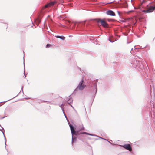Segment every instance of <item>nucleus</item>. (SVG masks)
<instances>
[{
  "label": "nucleus",
  "instance_id": "f257e3e1",
  "mask_svg": "<svg viewBox=\"0 0 155 155\" xmlns=\"http://www.w3.org/2000/svg\"><path fill=\"white\" fill-rule=\"evenodd\" d=\"M70 127L71 133L72 134V143H73L76 141L77 137L76 136H74L75 135L77 136L79 134V132L78 131H76L74 127L71 124H69Z\"/></svg>",
  "mask_w": 155,
  "mask_h": 155
},
{
  "label": "nucleus",
  "instance_id": "f03ea898",
  "mask_svg": "<svg viewBox=\"0 0 155 155\" xmlns=\"http://www.w3.org/2000/svg\"><path fill=\"white\" fill-rule=\"evenodd\" d=\"M84 80L82 79L81 81L80 82L79 84L76 88V89L74 90V92L76 93L78 90H82L83 89L86 87V85L83 84Z\"/></svg>",
  "mask_w": 155,
  "mask_h": 155
},
{
  "label": "nucleus",
  "instance_id": "7ed1b4c3",
  "mask_svg": "<svg viewBox=\"0 0 155 155\" xmlns=\"http://www.w3.org/2000/svg\"><path fill=\"white\" fill-rule=\"evenodd\" d=\"M95 20L97 23H101V25L103 27L105 28L108 27V24L104 20L98 18L95 19Z\"/></svg>",
  "mask_w": 155,
  "mask_h": 155
},
{
  "label": "nucleus",
  "instance_id": "20e7f679",
  "mask_svg": "<svg viewBox=\"0 0 155 155\" xmlns=\"http://www.w3.org/2000/svg\"><path fill=\"white\" fill-rule=\"evenodd\" d=\"M155 9V6H150L147 10H143V12L145 13L152 12Z\"/></svg>",
  "mask_w": 155,
  "mask_h": 155
},
{
  "label": "nucleus",
  "instance_id": "39448f33",
  "mask_svg": "<svg viewBox=\"0 0 155 155\" xmlns=\"http://www.w3.org/2000/svg\"><path fill=\"white\" fill-rule=\"evenodd\" d=\"M149 108H151V111H152L153 112V115L155 118V110L154 109V103H153V102L152 103L151 102L150 107H149Z\"/></svg>",
  "mask_w": 155,
  "mask_h": 155
},
{
  "label": "nucleus",
  "instance_id": "423d86ee",
  "mask_svg": "<svg viewBox=\"0 0 155 155\" xmlns=\"http://www.w3.org/2000/svg\"><path fill=\"white\" fill-rule=\"evenodd\" d=\"M122 146L124 148L129 150L130 151H132V150L131 147L129 144H125L123 146Z\"/></svg>",
  "mask_w": 155,
  "mask_h": 155
},
{
  "label": "nucleus",
  "instance_id": "0eeeda50",
  "mask_svg": "<svg viewBox=\"0 0 155 155\" xmlns=\"http://www.w3.org/2000/svg\"><path fill=\"white\" fill-rule=\"evenodd\" d=\"M106 13L107 15L111 16H115V14L114 12L111 10H109L106 12Z\"/></svg>",
  "mask_w": 155,
  "mask_h": 155
},
{
  "label": "nucleus",
  "instance_id": "6e6552de",
  "mask_svg": "<svg viewBox=\"0 0 155 155\" xmlns=\"http://www.w3.org/2000/svg\"><path fill=\"white\" fill-rule=\"evenodd\" d=\"M67 103L68 104L72 103L73 101V99L72 97L70 96H69L67 98Z\"/></svg>",
  "mask_w": 155,
  "mask_h": 155
},
{
  "label": "nucleus",
  "instance_id": "1a4fd4ad",
  "mask_svg": "<svg viewBox=\"0 0 155 155\" xmlns=\"http://www.w3.org/2000/svg\"><path fill=\"white\" fill-rule=\"evenodd\" d=\"M64 105H65V104H64L63 103H62L61 104L60 106V107H61V108L62 110V111H63V112L64 114V115L66 119H67V117H66V115H65V114L64 113V108H63V107H62V106H64Z\"/></svg>",
  "mask_w": 155,
  "mask_h": 155
},
{
  "label": "nucleus",
  "instance_id": "9d476101",
  "mask_svg": "<svg viewBox=\"0 0 155 155\" xmlns=\"http://www.w3.org/2000/svg\"><path fill=\"white\" fill-rule=\"evenodd\" d=\"M1 129H0V130L2 131V133H3V135H4V138H5V146L6 145V139L5 138V135L4 134V129L3 128H2V127H1Z\"/></svg>",
  "mask_w": 155,
  "mask_h": 155
},
{
  "label": "nucleus",
  "instance_id": "9b49d317",
  "mask_svg": "<svg viewBox=\"0 0 155 155\" xmlns=\"http://www.w3.org/2000/svg\"><path fill=\"white\" fill-rule=\"evenodd\" d=\"M55 37L57 38H59L62 40H64L65 39V38L62 36H59L58 35L55 36Z\"/></svg>",
  "mask_w": 155,
  "mask_h": 155
},
{
  "label": "nucleus",
  "instance_id": "f8f14e48",
  "mask_svg": "<svg viewBox=\"0 0 155 155\" xmlns=\"http://www.w3.org/2000/svg\"><path fill=\"white\" fill-rule=\"evenodd\" d=\"M81 134H87V135H91V136H95V135H93V134H89V133H87L86 132H81Z\"/></svg>",
  "mask_w": 155,
  "mask_h": 155
},
{
  "label": "nucleus",
  "instance_id": "ddd939ff",
  "mask_svg": "<svg viewBox=\"0 0 155 155\" xmlns=\"http://www.w3.org/2000/svg\"><path fill=\"white\" fill-rule=\"evenodd\" d=\"M24 75L25 76V78H26V75H25V63H24Z\"/></svg>",
  "mask_w": 155,
  "mask_h": 155
},
{
  "label": "nucleus",
  "instance_id": "4468645a",
  "mask_svg": "<svg viewBox=\"0 0 155 155\" xmlns=\"http://www.w3.org/2000/svg\"><path fill=\"white\" fill-rule=\"evenodd\" d=\"M50 7V5H49V4H48L46 5L44 7H43V8H47L48 7Z\"/></svg>",
  "mask_w": 155,
  "mask_h": 155
},
{
  "label": "nucleus",
  "instance_id": "2eb2a0df",
  "mask_svg": "<svg viewBox=\"0 0 155 155\" xmlns=\"http://www.w3.org/2000/svg\"><path fill=\"white\" fill-rule=\"evenodd\" d=\"M55 2H51L49 3L50 6L53 5L54 4Z\"/></svg>",
  "mask_w": 155,
  "mask_h": 155
},
{
  "label": "nucleus",
  "instance_id": "dca6fc26",
  "mask_svg": "<svg viewBox=\"0 0 155 155\" xmlns=\"http://www.w3.org/2000/svg\"><path fill=\"white\" fill-rule=\"evenodd\" d=\"M36 21L38 23V24H39L41 21V20L39 18H38L36 19Z\"/></svg>",
  "mask_w": 155,
  "mask_h": 155
},
{
  "label": "nucleus",
  "instance_id": "f3484780",
  "mask_svg": "<svg viewBox=\"0 0 155 155\" xmlns=\"http://www.w3.org/2000/svg\"><path fill=\"white\" fill-rule=\"evenodd\" d=\"M94 85V87L95 88V89H96V91H97V83H95Z\"/></svg>",
  "mask_w": 155,
  "mask_h": 155
},
{
  "label": "nucleus",
  "instance_id": "a211bd4d",
  "mask_svg": "<svg viewBox=\"0 0 155 155\" xmlns=\"http://www.w3.org/2000/svg\"><path fill=\"white\" fill-rule=\"evenodd\" d=\"M51 46V45L49 44H48L46 46V48H48Z\"/></svg>",
  "mask_w": 155,
  "mask_h": 155
},
{
  "label": "nucleus",
  "instance_id": "6ab92c4d",
  "mask_svg": "<svg viewBox=\"0 0 155 155\" xmlns=\"http://www.w3.org/2000/svg\"><path fill=\"white\" fill-rule=\"evenodd\" d=\"M109 40L110 42H113L114 41H112L110 39H109Z\"/></svg>",
  "mask_w": 155,
  "mask_h": 155
},
{
  "label": "nucleus",
  "instance_id": "aec40b11",
  "mask_svg": "<svg viewBox=\"0 0 155 155\" xmlns=\"http://www.w3.org/2000/svg\"><path fill=\"white\" fill-rule=\"evenodd\" d=\"M9 100H7V101H5L2 102H0V103H3V102H4V103H5V102H7V101H9Z\"/></svg>",
  "mask_w": 155,
  "mask_h": 155
},
{
  "label": "nucleus",
  "instance_id": "412c9836",
  "mask_svg": "<svg viewBox=\"0 0 155 155\" xmlns=\"http://www.w3.org/2000/svg\"><path fill=\"white\" fill-rule=\"evenodd\" d=\"M69 104L71 106L73 109L74 108V107H73V106L71 104Z\"/></svg>",
  "mask_w": 155,
  "mask_h": 155
},
{
  "label": "nucleus",
  "instance_id": "4be33fe9",
  "mask_svg": "<svg viewBox=\"0 0 155 155\" xmlns=\"http://www.w3.org/2000/svg\"><path fill=\"white\" fill-rule=\"evenodd\" d=\"M21 91H22V92H23V87H22L21 89Z\"/></svg>",
  "mask_w": 155,
  "mask_h": 155
},
{
  "label": "nucleus",
  "instance_id": "5701e85b",
  "mask_svg": "<svg viewBox=\"0 0 155 155\" xmlns=\"http://www.w3.org/2000/svg\"><path fill=\"white\" fill-rule=\"evenodd\" d=\"M5 117H1V118H0V119H2L4 118Z\"/></svg>",
  "mask_w": 155,
  "mask_h": 155
},
{
  "label": "nucleus",
  "instance_id": "b1692460",
  "mask_svg": "<svg viewBox=\"0 0 155 155\" xmlns=\"http://www.w3.org/2000/svg\"><path fill=\"white\" fill-rule=\"evenodd\" d=\"M118 13L119 16H120V12L119 11H117Z\"/></svg>",
  "mask_w": 155,
  "mask_h": 155
},
{
  "label": "nucleus",
  "instance_id": "393cba45",
  "mask_svg": "<svg viewBox=\"0 0 155 155\" xmlns=\"http://www.w3.org/2000/svg\"><path fill=\"white\" fill-rule=\"evenodd\" d=\"M101 138L102 139H103V140H106V139H104V138Z\"/></svg>",
  "mask_w": 155,
  "mask_h": 155
},
{
  "label": "nucleus",
  "instance_id": "a878e982",
  "mask_svg": "<svg viewBox=\"0 0 155 155\" xmlns=\"http://www.w3.org/2000/svg\"><path fill=\"white\" fill-rule=\"evenodd\" d=\"M137 64H135V66H137Z\"/></svg>",
  "mask_w": 155,
  "mask_h": 155
},
{
  "label": "nucleus",
  "instance_id": "bb28decb",
  "mask_svg": "<svg viewBox=\"0 0 155 155\" xmlns=\"http://www.w3.org/2000/svg\"><path fill=\"white\" fill-rule=\"evenodd\" d=\"M133 48H132L131 49V51H132V50H133Z\"/></svg>",
  "mask_w": 155,
  "mask_h": 155
},
{
  "label": "nucleus",
  "instance_id": "cd10ccee",
  "mask_svg": "<svg viewBox=\"0 0 155 155\" xmlns=\"http://www.w3.org/2000/svg\"><path fill=\"white\" fill-rule=\"evenodd\" d=\"M108 142H109L110 143H111L110 142H109V141H108Z\"/></svg>",
  "mask_w": 155,
  "mask_h": 155
},
{
  "label": "nucleus",
  "instance_id": "c85d7f7f",
  "mask_svg": "<svg viewBox=\"0 0 155 155\" xmlns=\"http://www.w3.org/2000/svg\"><path fill=\"white\" fill-rule=\"evenodd\" d=\"M2 105H0V106H2Z\"/></svg>",
  "mask_w": 155,
  "mask_h": 155
},
{
  "label": "nucleus",
  "instance_id": "c756f323",
  "mask_svg": "<svg viewBox=\"0 0 155 155\" xmlns=\"http://www.w3.org/2000/svg\"><path fill=\"white\" fill-rule=\"evenodd\" d=\"M2 117H1V116H0V118H1Z\"/></svg>",
  "mask_w": 155,
  "mask_h": 155
},
{
  "label": "nucleus",
  "instance_id": "7c9ffc66",
  "mask_svg": "<svg viewBox=\"0 0 155 155\" xmlns=\"http://www.w3.org/2000/svg\"><path fill=\"white\" fill-rule=\"evenodd\" d=\"M69 37H71V36L69 35Z\"/></svg>",
  "mask_w": 155,
  "mask_h": 155
},
{
  "label": "nucleus",
  "instance_id": "2f4dec72",
  "mask_svg": "<svg viewBox=\"0 0 155 155\" xmlns=\"http://www.w3.org/2000/svg\"><path fill=\"white\" fill-rule=\"evenodd\" d=\"M69 37H71V36L69 35Z\"/></svg>",
  "mask_w": 155,
  "mask_h": 155
},
{
  "label": "nucleus",
  "instance_id": "473e14b6",
  "mask_svg": "<svg viewBox=\"0 0 155 155\" xmlns=\"http://www.w3.org/2000/svg\"><path fill=\"white\" fill-rule=\"evenodd\" d=\"M0 22H1V20H0Z\"/></svg>",
  "mask_w": 155,
  "mask_h": 155
}]
</instances>
